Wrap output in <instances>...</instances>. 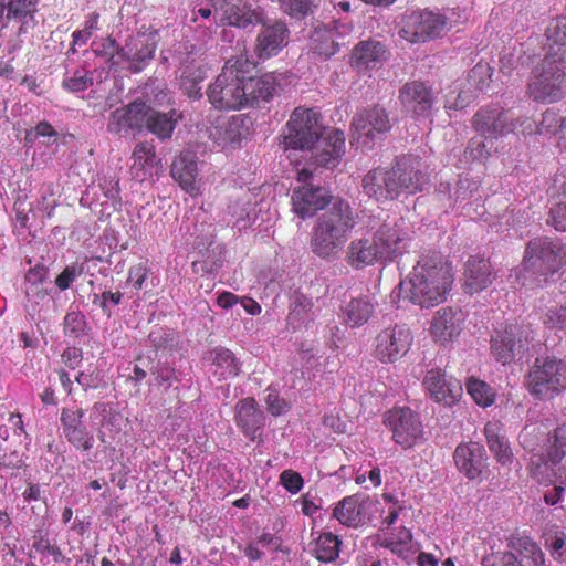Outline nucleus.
Returning <instances> with one entry per match:
<instances>
[{"label": "nucleus", "instance_id": "6e6d98bb", "mask_svg": "<svg viewBox=\"0 0 566 566\" xmlns=\"http://www.w3.org/2000/svg\"><path fill=\"white\" fill-rule=\"evenodd\" d=\"M64 335L71 338H80L87 332V322L80 311L67 312L63 319Z\"/></svg>", "mask_w": 566, "mask_h": 566}, {"label": "nucleus", "instance_id": "b1692460", "mask_svg": "<svg viewBox=\"0 0 566 566\" xmlns=\"http://www.w3.org/2000/svg\"><path fill=\"white\" fill-rule=\"evenodd\" d=\"M84 415L82 408H63L60 417L65 439L80 451H88L94 446V437L83 421Z\"/></svg>", "mask_w": 566, "mask_h": 566}, {"label": "nucleus", "instance_id": "f704fd0d", "mask_svg": "<svg viewBox=\"0 0 566 566\" xmlns=\"http://www.w3.org/2000/svg\"><path fill=\"white\" fill-rule=\"evenodd\" d=\"M289 30L283 22L263 27L256 38L255 53L260 59L276 55L286 44Z\"/></svg>", "mask_w": 566, "mask_h": 566}, {"label": "nucleus", "instance_id": "a878e982", "mask_svg": "<svg viewBox=\"0 0 566 566\" xmlns=\"http://www.w3.org/2000/svg\"><path fill=\"white\" fill-rule=\"evenodd\" d=\"M317 145L314 151V161L316 165L325 168H335L342 161L345 155L346 139L343 130L333 128L326 133H321L316 140Z\"/></svg>", "mask_w": 566, "mask_h": 566}, {"label": "nucleus", "instance_id": "49530a36", "mask_svg": "<svg viewBox=\"0 0 566 566\" xmlns=\"http://www.w3.org/2000/svg\"><path fill=\"white\" fill-rule=\"evenodd\" d=\"M340 544L342 541L337 535L331 532L322 533L315 542L314 555L316 559L322 563L334 562L339 555Z\"/></svg>", "mask_w": 566, "mask_h": 566}, {"label": "nucleus", "instance_id": "39448f33", "mask_svg": "<svg viewBox=\"0 0 566 566\" xmlns=\"http://www.w3.org/2000/svg\"><path fill=\"white\" fill-rule=\"evenodd\" d=\"M506 549L482 556L481 566H546L545 553L526 532L514 531L505 537Z\"/></svg>", "mask_w": 566, "mask_h": 566}, {"label": "nucleus", "instance_id": "aec40b11", "mask_svg": "<svg viewBox=\"0 0 566 566\" xmlns=\"http://www.w3.org/2000/svg\"><path fill=\"white\" fill-rule=\"evenodd\" d=\"M422 386L432 400L447 407L455 405L462 396L461 382L448 377L441 368L427 370Z\"/></svg>", "mask_w": 566, "mask_h": 566}, {"label": "nucleus", "instance_id": "6e6552de", "mask_svg": "<svg viewBox=\"0 0 566 566\" xmlns=\"http://www.w3.org/2000/svg\"><path fill=\"white\" fill-rule=\"evenodd\" d=\"M321 114L313 107H296L282 132V144L285 149H311L321 137Z\"/></svg>", "mask_w": 566, "mask_h": 566}, {"label": "nucleus", "instance_id": "f03ea898", "mask_svg": "<svg viewBox=\"0 0 566 566\" xmlns=\"http://www.w3.org/2000/svg\"><path fill=\"white\" fill-rule=\"evenodd\" d=\"M356 226V217L349 202L336 198L332 206L315 221L310 247L321 259L334 258L348 241Z\"/></svg>", "mask_w": 566, "mask_h": 566}, {"label": "nucleus", "instance_id": "79ce46f5", "mask_svg": "<svg viewBox=\"0 0 566 566\" xmlns=\"http://www.w3.org/2000/svg\"><path fill=\"white\" fill-rule=\"evenodd\" d=\"M334 23V30H329L324 33L315 31L313 35L314 42H318L314 48L315 51L327 57L337 53L340 45L344 44V42L338 41V36L349 34L353 30L352 25L339 23L338 21H335Z\"/></svg>", "mask_w": 566, "mask_h": 566}, {"label": "nucleus", "instance_id": "20e7f679", "mask_svg": "<svg viewBox=\"0 0 566 566\" xmlns=\"http://www.w3.org/2000/svg\"><path fill=\"white\" fill-rule=\"evenodd\" d=\"M526 94L536 102L554 103L566 95V65L564 56L548 53L532 70Z\"/></svg>", "mask_w": 566, "mask_h": 566}, {"label": "nucleus", "instance_id": "c9c22d12", "mask_svg": "<svg viewBox=\"0 0 566 566\" xmlns=\"http://www.w3.org/2000/svg\"><path fill=\"white\" fill-rule=\"evenodd\" d=\"M346 262L357 270L376 263H385L373 237L353 240L346 252Z\"/></svg>", "mask_w": 566, "mask_h": 566}, {"label": "nucleus", "instance_id": "72a5a7b5", "mask_svg": "<svg viewBox=\"0 0 566 566\" xmlns=\"http://www.w3.org/2000/svg\"><path fill=\"white\" fill-rule=\"evenodd\" d=\"M376 303L367 294L352 297L340 308L343 323L349 328H358L368 323L375 314Z\"/></svg>", "mask_w": 566, "mask_h": 566}, {"label": "nucleus", "instance_id": "7ed1b4c3", "mask_svg": "<svg viewBox=\"0 0 566 566\" xmlns=\"http://www.w3.org/2000/svg\"><path fill=\"white\" fill-rule=\"evenodd\" d=\"M256 65L240 55L229 59L207 90L210 104L219 111H237L248 106L245 81L255 72Z\"/></svg>", "mask_w": 566, "mask_h": 566}, {"label": "nucleus", "instance_id": "dca6fc26", "mask_svg": "<svg viewBox=\"0 0 566 566\" xmlns=\"http://www.w3.org/2000/svg\"><path fill=\"white\" fill-rule=\"evenodd\" d=\"M518 125L520 118H514L509 109L499 104L482 107L472 118L473 129L486 139H499L514 133Z\"/></svg>", "mask_w": 566, "mask_h": 566}, {"label": "nucleus", "instance_id": "6ab92c4d", "mask_svg": "<svg viewBox=\"0 0 566 566\" xmlns=\"http://www.w3.org/2000/svg\"><path fill=\"white\" fill-rule=\"evenodd\" d=\"M385 263L401 258L409 248L411 238L398 222H384L373 234Z\"/></svg>", "mask_w": 566, "mask_h": 566}, {"label": "nucleus", "instance_id": "0eeeda50", "mask_svg": "<svg viewBox=\"0 0 566 566\" xmlns=\"http://www.w3.org/2000/svg\"><path fill=\"white\" fill-rule=\"evenodd\" d=\"M525 386L537 399H553L566 389V363L551 357L536 358L526 375Z\"/></svg>", "mask_w": 566, "mask_h": 566}, {"label": "nucleus", "instance_id": "2f4dec72", "mask_svg": "<svg viewBox=\"0 0 566 566\" xmlns=\"http://www.w3.org/2000/svg\"><path fill=\"white\" fill-rule=\"evenodd\" d=\"M170 175L181 189L190 196L195 197L199 193V186L197 185L198 163L193 154L181 153L175 157Z\"/></svg>", "mask_w": 566, "mask_h": 566}, {"label": "nucleus", "instance_id": "603ef678", "mask_svg": "<svg viewBox=\"0 0 566 566\" xmlns=\"http://www.w3.org/2000/svg\"><path fill=\"white\" fill-rule=\"evenodd\" d=\"M467 391L480 407H490L495 401V391L483 380L476 378L468 379Z\"/></svg>", "mask_w": 566, "mask_h": 566}, {"label": "nucleus", "instance_id": "338daca9", "mask_svg": "<svg viewBox=\"0 0 566 566\" xmlns=\"http://www.w3.org/2000/svg\"><path fill=\"white\" fill-rule=\"evenodd\" d=\"M150 272L147 262H140L138 264L132 265L128 270V282L133 283L134 289L137 291L142 290L144 283Z\"/></svg>", "mask_w": 566, "mask_h": 566}, {"label": "nucleus", "instance_id": "f8f14e48", "mask_svg": "<svg viewBox=\"0 0 566 566\" xmlns=\"http://www.w3.org/2000/svg\"><path fill=\"white\" fill-rule=\"evenodd\" d=\"M388 112L378 105L364 108L352 120V144L357 147L371 148L375 140L382 138L390 129Z\"/></svg>", "mask_w": 566, "mask_h": 566}, {"label": "nucleus", "instance_id": "a18cd8bd", "mask_svg": "<svg viewBox=\"0 0 566 566\" xmlns=\"http://www.w3.org/2000/svg\"><path fill=\"white\" fill-rule=\"evenodd\" d=\"M212 364L222 379L234 378L241 371V364L234 354L224 347H216L212 352Z\"/></svg>", "mask_w": 566, "mask_h": 566}, {"label": "nucleus", "instance_id": "423d86ee", "mask_svg": "<svg viewBox=\"0 0 566 566\" xmlns=\"http://www.w3.org/2000/svg\"><path fill=\"white\" fill-rule=\"evenodd\" d=\"M522 264L538 276H553L566 265V244L549 237L534 238L525 247Z\"/></svg>", "mask_w": 566, "mask_h": 566}, {"label": "nucleus", "instance_id": "bf43d9fd", "mask_svg": "<svg viewBox=\"0 0 566 566\" xmlns=\"http://www.w3.org/2000/svg\"><path fill=\"white\" fill-rule=\"evenodd\" d=\"M565 543L566 534L563 531L556 528L546 534L545 546L555 560H564V555L566 554V549L564 551Z\"/></svg>", "mask_w": 566, "mask_h": 566}, {"label": "nucleus", "instance_id": "bb28decb", "mask_svg": "<svg viewBox=\"0 0 566 566\" xmlns=\"http://www.w3.org/2000/svg\"><path fill=\"white\" fill-rule=\"evenodd\" d=\"M463 314L453 307L446 306L438 310L430 323V335L434 342L447 344L453 342L462 332Z\"/></svg>", "mask_w": 566, "mask_h": 566}, {"label": "nucleus", "instance_id": "69168bd1", "mask_svg": "<svg viewBox=\"0 0 566 566\" xmlns=\"http://www.w3.org/2000/svg\"><path fill=\"white\" fill-rule=\"evenodd\" d=\"M547 223L559 232H566V202L556 203L549 209Z\"/></svg>", "mask_w": 566, "mask_h": 566}, {"label": "nucleus", "instance_id": "9b49d317", "mask_svg": "<svg viewBox=\"0 0 566 566\" xmlns=\"http://www.w3.org/2000/svg\"><path fill=\"white\" fill-rule=\"evenodd\" d=\"M566 457V422L555 428L548 438L546 455L531 450L527 471L530 476L538 483H549L554 478V467Z\"/></svg>", "mask_w": 566, "mask_h": 566}, {"label": "nucleus", "instance_id": "58836bf2", "mask_svg": "<svg viewBox=\"0 0 566 566\" xmlns=\"http://www.w3.org/2000/svg\"><path fill=\"white\" fill-rule=\"evenodd\" d=\"M181 118L176 109L163 113L147 105V116H145L144 127L147 128L160 140L170 139L178 120Z\"/></svg>", "mask_w": 566, "mask_h": 566}, {"label": "nucleus", "instance_id": "412c9836", "mask_svg": "<svg viewBox=\"0 0 566 566\" xmlns=\"http://www.w3.org/2000/svg\"><path fill=\"white\" fill-rule=\"evenodd\" d=\"M374 502L368 495L356 493L345 496L333 510V517L342 525L358 528L370 521Z\"/></svg>", "mask_w": 566, "mask_h": 566}, {"label": "nucleus", "instance_id": "4468645a", "mask_svg": "<svg viewBox=\"0 0 566 566\" xmlns=\"http://www.w3.org/2000/svg\"><path fill=\"white\" fill-rule=\"evenodd\" d=\"M311 178L312 172L307 168L301 169L296 179L305 185L294 188L291 197L292 210L301 219L313 217L328 206L333 199L325 188L307 184Z\"/></svg>", "mask_w": 566, "mask_h": 566}, {"label": "nucleus", "instance_id": "5701e85b", "mask_svg": "<svg viewBox=\"0 0 566 566\" xmlns=\"http://www.w3.org/2000/svg\"><path fill=\"white\" fill-rule=\"evenodd\" d=\"M399 99L403 108L416 117H429L436 102L432 87L421 81L403 84L399 91Z\"/></svg>", "mask_w": 566, "mask_h": 566}, {"label": "nucleus", "instance_id": "e433bc0d", "mask_svg": "<svg viewBox=\"0 0 566 566\" xmlns=\"http://www.w3.org/2000/svg\"><path fill=\"white\" fill-rule=\"evenodd\" d=\"M484 436L495 460L503 467H511L514 455L503 434V424L500 421H489L484 426Z\"/></svg>", "mask_w": 566, "mask_h": 566}, {"label": "nucleus", "instance_id": "c85d7f7f", "mask_svg": "<svg viewBox=\"0 0 566 566\" xmlns=\"http://www.w3.org/2000/svg\"><path fill=\"white\" fill-rule=\"evenodd\" d=\"M387 46L377 40L359 41L353 49L349 64L360 71H369L381 66L389 59Z\"/></svg>", "mask_w": 566, "mask_h": 566}, {"label": "nucleus", "instance_id": "de8ad7c7", "mask_svg": "<svg viewBox=\"0 0 566 566\" xmlns=\"http://www.w3.org/2000/svg\"><path fill=\"white\" fill-rule=\"evenodd\" d=\"M94 84V72L85 66L66 72L62 81V87L70 93H81Z\"/></svg>", "mask_w": 566, "mask_h": 566}, {"label": "nucleus", "instance_id": "ddd939ff", "mask_svg": "<svg viewBox=\"0 0 566 566\" xmlns=\"http://www.w3.org/2000/svg\"><path fill=\"white\" fill-rule=\"evenodd\" d=\"M392 190L396 200L401 195H415L422 191L427 184V176L422 171V161L413 155H403L398 157L390 167Z\"/></svg>", "mask_w": 566, "mask_h": 566}, {"label": "nucleus", "instance_id": "5fc2aeb1", "mask_svg": "<svg viewBox=\"0 0 566 566\" xmlns=\"http://www.w3.org/2000/svg\"><path fill=\"white\" fill-rule=\"evenodd\" d=\"M494 140L495 139H486L481 135L471 138L464 151L465 157L478 161L486 160L495 149Z\"/></svg>", "mask_w": 566, "mask_h": 566}, {"label": "nucleus", "instance_id": "774afa93", "mask_svg": "<svg viewBox=\"0 0 566 566\" xmlns=\"http://www.w3.org/2000/svg\"><path fill=\"white\" fill-rule=\"evenodd\" d=\"M279 3L291 17H304L310 9V0H280Z\"/></svg>", "mask_w": 566, "mask_h": 566}, {"label": "nucleus", "instance_id": "680f3d73", "mask_svg": "<svg viewBox=\"0 0 566 566\" xmlns=\"http://www.w3.org/2000/svg\"><path fill=\"white\" fill-rule=\"evenodd\" d=\"M122 298H123V293H120L119 291H117V292L105 291L102 294H94L92 303L94 305L99 306L102 308L103 313L106 316L111 317V315H112L111 305L116 306V305L120 304Z\"/></svg>", "mask_w": 566, "mask_h": 566}, {"label": "nucleus", "instance_id": "473e14b6", "mask_svg": "<svg viewBox=\"0 0 566 566\" xmlns=\"http://www.w3.org/2000/svg\"><path fill=\"white\" fill-rule=\"evenodd\" d=\"M388 167H377L369 170L363 178L364 192L379 203L396 200Z\"/></svg>", "mask_w": 566, "mask_h": 566}, {"label": "nucleus", "instance_id": "9d476101", "mask_svg": "<svg viewBox=\"0 0 566 566\" xmlns=\"http://www.w3.org/2000/svg\"><path fill=\"white\" fill-rule=\"evenodd\" d=\"M413 344V333L406 324H394L378 332L373 342V356L389 365L403 358Z\"/></svg>", "mask_w": 566, "mask_h": 566}, {"label": "nucleus", "instance_id": "393cba45", "mask_svg": "<svg viewBox=\"0 0 566 566\" xmlns=\"http://www.w3.org/2000/svg\"><path fill=\"white\" fill-rule=\"evenodd\" d=\"M496 273L489 259L470 255L464 263L463 289L468 294H478L486 290L495 280Z\"/></svg>", "mask_w": 566, "mask_h": 566}, {"label": "nucleus", "instance_id": "8fccbe9b", "mask_svg": "<svg viewBox=\"0 0 566 566\" xmlns=\"http://www.w3.org/2000/svg\"><path fill=\"white\" fill-rule=\"evenodd\" d=\"M8 20H18L22 25H28L29 21H34V12L36 11L35 0H10L6 3Z\"/></svg>", "mask_w": 566, "mask_h": 566}, {"label": "nucleus", "instance_id": "4c0bfd02", "mask_svg": "<svg viewBox=\"0 0 566 566\" xmlns=\"http://www.w3.org/2000/svg\"><path fill=\"white\" fill-rule=\"evenodd\" d=\"M280 85V80L275 73H266L260 77L252 73L245 81V92L248 106L258 105L260 102H269Z\"/></svg>", "mask_w": 566, "mask_h": 566}, {"label": "nucleus", "instance_id": "37998d69", "mask_svg": "<svg viewBox=\"0 0 566 566\" xmlns=\"http://www.w3.org/2000/svg\"><path fill=\"white\" fill-rule=\"evenodd\" d=\"M313 307L314 303L311 297L301 293L295 294L286 318L287 324L291 325L293 329H296L312 321Z\"/></svg>", "mask_w": 566, "mask_h": 566}, {"label": "nucleus", "instance_id": "c03bdc74", "mask_svg": "<svg viewBox=\"0 0 566 566\" xmlns=\"http://www.w3.org/2000/svg\"><path fill=\"white\" fill-rule=\"evenodd\" d=\"M205 77L206 73L201 66L185 65L179 78L180 88L189 98L199 99L202 96L200 84Z\"/></svg>", "mask_w": 566, "mask_h": 566}, {"label": "nucleus", "instance_id": "7c9ffc66", "mask_svg": "<svg viewBox=\"0 0 566 566\" xmlns=\"http://www.w3.org/2000/svg\"><path fill=\"white\" fill-rule=\"evenodd\" d=\"M157 49V35L138 33L133 36L125 48L120 49V57L132 63V70L139 72L145 63L154 57Z\"/></svg>", "mask_w": 566, "mask_h": 566}, {"label": "nucleus", "instance_id": "13d9d810", "mask_svg": "<svg viewBox=\"0 0 566 566\" xmlns=\"http://www.w3.org/2000/svg\"><path fill=\"white\" fill-rule=\"evenodd\" d=\"M547 39L558 46L559 55L566 52V14L557 17L546 30Z\"/></svg>", "mask_w": 566, "mask_h": 566}, {"label": "nucleus", "instance_id": "a211bd4d", "mask_svg": "<svg viewBox=\"0 0 566 566\" xmlns=\"http://www.w3.org/2000/svg\"><path fill=\"white\" fill-rule=\"evenodd\" d=\"M48 285V269L42 264L31 268L25 274L23 308L30 321L40 317L45 303L50 301Z\"/></svg>", "mask_w": 566, "mask_h": 566}, {"label": "nucleus", "instance_id": "f257e3e1", "mask_svg": "<svg viewBox=\"0 0 566 566\" xmlns=\"http://www.w3.org/2000/svg\"><path fill=\"white\" fill-rule=\"evenodd\" d=\"M454 282L451 261L440 251L421 254L408 280L400 282L401 298L420 306L434 307L447 301Z\"/></svg>", "mask_w": 566, "mask_h": 566}, {"label": "nucleus", "instance_id": "09e8293b", "mask_svg": "<svg viewBox=\"0 0 566 566\" xmlns=\"http://www.w3.org/2000/svg\"><path fill=\"white\" fill-rule=\"evenodd\" d=\"M539 318L546 328L566 335V304L545 305L541 310Z\"/></svg>", "mask_w": 566, "mask_h": 566}, {"label": "nucleus", "instance_id": "c756f323", "mask_svg": "<svg viewBox=\"0 0 566 566\" xmlns=\"http://www.w3.org/2000/svg\"><path fill=\"white\" fill-rule=\"evenodd\" d=\"M453 460L458 470L469 480H478L484 468L485 449L479 442H462L457 446Z\"/></svg>", "mask_w": 566, "mask_h": 566}, {"label": "nucleus", "instance_id": "4be33fe9", "mask_svg": "<svg viewBox=\"0 0 566 566\" xmlns=\"http://www.w3.org/2000/svg\"><path fill=\"white\" fill-rule=\"evenodd\" d=\"M234 421L251 441H262L265 416L253 397L240 399L234 407Z\"/></svg>", "mask_w": 566, "mask_h": 566}, {"label": "nucleus", "instance_id": "a19ab883", "mask_svg": "<svg viewBox=\"0 0 566 566\" xmlns=\"http://www.w3.org/2000/svg\"><path fill=\"white\" fill-rule=\"evenodd\" d=\"M261 22V13L251 9V7L245 3H227L222 7V17L220 18L221 25H232L244 29Z\"/></svg>", "mask_w": 566, "mask_h": 566}, {"label": "nucleus", "instance_id": "2eb2a0df", "mask_svg": "<svg viewBox=\"0 0 566 566\" xmlns=\"http://www.w3.org/2000/svg\"><path fill=\"white\" fill-rule=\"evenodd\" d=\"M446 25V17L438 12L412 11L401 20L400 36L412 43H421L439 36Z\"/></svg>", "mask_w": 566, "mask_h": 566}, {"label": "nucleus", "instance_id": "4d7b16f0", "mask_svg": "<svg viewBox=\"0 0 566 566\" xmlns=\"http://www.w3.org/2000/svg\"><path fill=\"white\" fill-rule=\"evenodd\" d=\"M32 547L41 556L40 562L42 564H49L50 560L48 558L50 556H52L55 563H60L64 559L61 548L56 545L51 544L48 537H35Z\"/></svg>", "mask_w": 566, "mask_h": 566}, {"label": "nucleus", "instance_id": "864d4df0", "mask_svg": "<svg viewBox=\"0 0 566 566\" xmlns=\"http://www.w3.org/2000/svg\"><path fill=\"white\" fill-rule=\"evenodd\" d=\"M521 133L523 135H531L533 133L546 134L555 132L560 127L559 118L554 112H545L542 116V122L537 125L531 118H525L521 122Z\"/></svg>", "mask_w": 566, "mask_h": 566}, {"label": "nucleus", "instance_id": "052dcab7", "mask_svg": "<svg viewBox=\"0 0 566 566\" xmlns=\"http://www.w3.org/2000/svg\"><path fill=\"white\" fill-rule=\"evenodd\" d=\"M120 49L112 36L101 38L92 43V51L96 55L107 57L108 61H113L116 55L120 56Z\"/></svg>", "mask_w": 566, "mask_h": 566}, {"label": "nucleus", "instance_id": "e2e57ef3", "mask_svg": "<svg viewBox=\"0 0 566 566\" xmlns=\"http://www.w3.org/2000/svg\"><path fill=\"white\" fill-rule=\"evenodd\" d=\"M265 405L268 411L273 417H279L289 410L290 406L285 399H283L275 389L268 388V395L265 398Z\"/></svg>", "mask_w": 566, "mask_h": 566}, {"label": "nucleus", "instance_id": "0e129e2a", "mask_svg": "<svg viewBox=\"0 0 566 566\" xmlns=\"http://www.w3.org/2000/svg\"><path fill=\"white\" fill-rule=\"evenodd\" d=\"M280 483L287 492L296 494L302 490L304 480L298 472L292 469H286L280 474Z\"/></svg>", "mask_w": 566, "mask_h": 566}, {"label": "nucleus", "instance_id": "f3484780", "mask_svg": "<svg viewBox=\"0 0 566 566\" xmlns=\"http://www.w3.org/2000/svg\"><path fill=\"white\" fill-rule=\"evenodd\" d=\"M392 432V440L403 449L415 447L423 436V427L419 417L409 407H395L384 420Z\"/></svg>", "mask_w": 566, "mask_h": 566}, {"label": "nucleus", "instance_id": "cd10ccee", "mask_svg": "<svg viewBox=\"0 0 566 566\" xmlns=\"http://www.w3.org/2000/svg\"><path fill=\"white\" fill-rule=\"evenodd\" d=\"M145 116H147V104L142 101H134L111 113L107 130L114 135H122L129 130H140L144 128Z\"/></svg>", "mask_w": 566, "mask_h": 566}, {"label": "nucleus", "instance_id": "3c124183", "mask_svg": "<svg viewBox=\"0 0 566 566\" xmlns=\"http://www.w3.org/2000/svg\"><path fill=\"white\" fill-rule=\"evenodd\" d=\"M493 69L489 63L479 62L470 71L467 77L470 92H483L492 82Z\"/></svg>", "mask_w": 566, "mask_h": 566}, {"label": "nucleus", "instance_id": "1a4fd4ad", "mask_svg": "<svg viewBox=\"0 0 566 566\" xmlns=\"http://www.w3.org/2000/svg\"><path fill=\"white\" fill-rule=\"evenodd\" d=\"M534 336L535 332L528 323L507 324L491 338V354L503 365L522 359Z\"/></svg>", "mask_w": 566, "mask_h": 566}, {"label": "nucleus", "instance_id": "ea45409f", "mask_svg": "<svg viewBox=\"0 0 566 566\" xmlns=\"http://www.w3.org/2000/svg\"><path fill=\"white\" fill-rule=\"evenodd\" d=\"M132 159L130 172L134 178L140 181L153 175V169L158 163L156 148L148 142H139L136 144Z\"/></svg>", "mask_w": 566, "mask_h": 566}]
</instances>
